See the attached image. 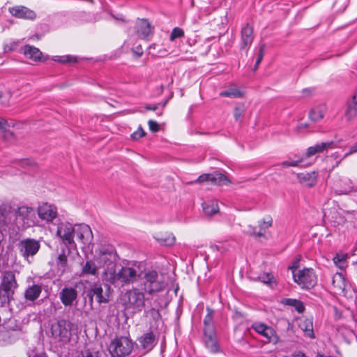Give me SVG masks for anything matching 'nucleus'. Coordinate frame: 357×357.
<instances>
[{
	"instance_id": "obj_1",
	"label": "nucleus",
	"mask_w": 357,
	"mask_h": 357,
	"mask_svg": "<svg viewBox=\"0 0 357 357\" xmlns=\"http://www.w3.org/2000/svg\"><path fill=\"white\" fill-rule=\"evenodd\" d=\"M139 263H135L131 266H122L121 268H115L114 271L107 273L105 282L115 287H123L136 282L142 275Z\"/></svg>"
},
{
	"instance_id": "obj_2",
	"label": "nucleus",
	"mask_w": 357,
	"mask_h": 357,
	"mask_svg": "<svg viewBox=\"0 0 357 357\" xmlns=\"http://www.w3.org/2000/svg\"><path fill=\"white\" fill-rule=\"evenodd\" d=\"M118 256L115 248L111 245L101 246L97 251L93 259L99 267L103 268L101 278L103 282L107 280V273L114 271L116 268Z\"/></svg>"
},
{
	"instance_id": "obj_3",
	"label": "nucleus",
	"mask_w": 357,
	"mask_h": 357,
	"mask_svg": "<svg viewBox=\"0 0 357 357\" xmlns=\"http://www.w3.org/2000/svg\"><path fill=\"white\" fill-rule=\"evenodd\" d=\"M141 284L142 289L149 295H153L162 291L165 287V283L162 277L155 270H146L143 276L141 275Z\"/></svg>"
},
{
	"instance_id": "obj_4",
	"label": "nucleus",
	"mask_w": 357,
	"mask_h": 357,
	"mask_svg": "<svg viewBox=\"0 0 357 357\" xmlns=\"http://www.w3.org/2000/svg\"><path fill=\"white\" fill-rule=\"evenodd\" d=\"M126 310L132 314L141 312L145 306V296L138 288L127 291L123 298Z\"/></svg>"
},
{
	"instance_id": "obj_5",
	"label": "nucleus",
	"mask_w": 357,
	"mask_h": 357,
	"mask_svg": "<svg viewBox=\"0 0 357 357\" xmlns=\"http://www.w3.org/2000/svg\"><path fill=\"white\" fill-rule=\"evenodd\" d=\"M73 326L74 324L72 322L63 319H59L51 325L52 337L56 342L67 344L70 340L71 331Z\"/></svg>"
},
{
	"instance_id": "obj_6",
	"label": "nucleus",
	"mask_w": 357,
	"mask_h": 357,
	"mask_svg": "<svg viewBox=\"0 0 357 357\" xmlns=\"http://www.w3.org/2000/svg\"><path fill=\"white\" fill-rule=\"evenodd\" d=\"M17 248L20 255L28 263H31L40 249V243L35 238H26L20 241Z\"/></svg>"
},
{
	"instance_id": "obj_7",
	"label": "nucleus",
	"mask_w": 357,
	"mask_h": 357,
	"mask_svg": "<svg viewBox=\"0 0 357 357\" xmlns=\"http://www.w3.org/2000/svg\"><path fill=\"white\" fill-rule=\"evenodd\" d=\"M17 223L22 224L23 228L33 227L38 224L36 212L33 208L20 206L15 211Z\"/></svg>"
},
{
	"instance_id": "obj_8",
	"label": "nucleus",
	"mask_w": 357,
	"mask_h": 357,
	"mask_svg": "<svg viewBox=\"0 0 357 357\" xmlns=\"http://www.w3.org/2000/svg\"><path fill=\"white\" fill-rule=\"evenodd\" d=\"M132 348V342L128 337H121L112 342L109 351L113 357H123L128 355Z\"/></svg>"
},
{
	"instance_id": "obj_9",
	"label": "nucleus",
	"mask_w": 357,
	"mask_h": 357,
	"mask_svg": "<svg viewBox=\"0 0 357 357\" xmlns=\"http://www.w3.org/2000/svg\"><path fill=\"white\" fill-rule=\"evenodd\" d=\"M88 296L91 301L95 297L98 303H107L110 300L111 287L107 284H105L103 287L100 284H93L89 290Z\"/></svg>"
},
{
	"instance_id": "obj_10",
	"label": "nucleus",
	"mask_w": 357,
	"mask_h": 357,
	"mask_svg": "<svg viewBox=\"0 0 357 357\" xmlns=\"http://www.w3.org/2000/svg\"><path fill=\"white\" fill-rule=\"evenodd\" d=\"M294 280L302 288L310 289L317 282V278L312 268H303L298 273H294Z\"/></svg>"
},
{
	"instance_id": "obj_11",
	"label": "nucleus",
	"mask_w": 357,
	"mask_h": 357,
	"mask_svg": "<svg viewBox=\"0 0 357 357\" xmlns=\"http://www.w3.org/2000/svg\"><path fill=\"white\" fill-rule=\"evenodd\" d=\"M75 229L76 225L73 226L69 222H61L57 227L56 235L64 245H73Z\"/></svg>"
},
{
	"instance_id": "obj_12",
	"label": "nucleus",
	"mask_w": 357,
	"mask_h": 357,
	"mask_svg": "<svg viewBox=\"0 0 357 357\" xmlns=\"http://www.w3.org/2000/svg\"><path fill=\"white\" fill-rule=\"evenodd\" d=\"M15 275L13 271H7L2 273L0 289L3 291V296L8 298L11 297L17 287Z\"/></svg>"
},
{
	"instance_id": "obj_13",
	"label": "nucleus",
	"mask_w": 357,
	"mask_h": 357,
	"mask_svg": "<svg viewBox=\"0 0 357 357\" xmlns=\"http://www.w3.org/2000/svg\"><path fill=\"white\" fill-rule=\"evenodd\" d=\"M205 181H210L213 184L219 185H228L231 183V181L225 175L218 172H215L211 174H203L200 175L195 181H192L190 183H201Z\"/></svg>"
},
{
	"instance_id": "obj_14",
	"label": "nucleus",
	"mask_w": 357,
	"mask_h": 357,
	"mask_svg": "<svg viewBox=\"0 0 357 357\" xmlns=\"http://www.w3.org/2000/svg\"><path fill=\"white\" fill-rule=\"evenodd\" d=\"M37 213L40 220L52 222L57 217V208L53 204L43 203L38 207Z\"/></svg>"
},
{
	"instance_id": "obj_15",
	"label": "nucleus",
	"mask_w": 357,
	"mask_h": 357,
	"mask_svg": "<svg viewBox=\"0 0 357 357\" xmlns=\"http://www.w3.org/2000/svg\"><path fill=\"white\" fill-rule=\"evenodd\" d=\"M75 235L84 245H90L93 238L90 227L85 224L76 225Z\"/></svg>"
},
{
	"instance_id": "obj_16",
	"label": "nucleus",
	"mask_w": 357,
	"mask_h": 357,
	"mask_svg": "<svg viewBox=\"0 0 357 357\" xmlns=\"http://www.w3.org/2000/svg\"><path fill=\"white\" fill-rule=\"evenodd\" d=\"M10 13L19 19L34 20L36 17L35 11L24 6H15L9 8Z\"/></svg>"
},
{
	"instance_id": "obj_17",
	"label": "nucleus",
	"mask_w": 357,
	"mask_h": 357,
	"mask_svg": "<svg viewBox=\"0 0 357 357\" xmlns=\"http://www.w3.org/2000/svg\"><path fill=\"white\" fill-rule=\"evenodd\" d=\"M77 298V291L75 287H66L59 292V298L65 306H71Z\"/></svg>"
},
{
	"instance_id": "obj_18",
	"label": "nucleus",
	"mask_w": 357,
	"mask_h": 357,
	"mask_svg": "<svg viewBox=\"0 0 357 357\" xmlns=\"http://www.w3.org/2000/svg\"><path fill=\"white\" fill-rule=\"evenodd\" d=\"M296 177L302 185L306 188H312L317 183L318 172L316 171L303 172L297 174Z\"/></svg>"
},
{
	"instance_id": "obj_19",
	"label": "nucleus",
	"mask_w": 357,
	"mask_h": 357,
	"mask_svg": "<svg viewBox=\"0 0 357 357\" xmlns=\"http://www.w3.org/2000/svg\"><path fill=\"white\" fill-rule=\"evenodd\" d=\"M254 38V27L252 24H245L241 28V50H246Z\"/></svg>"
},
{
	"instance_id": "obj_20",
	"label": "nucleus",
	"mask_w": 357,
	"mask_h": 357,
	"mask_svg": "<svg viewBox=\"0 0 357 357\" xmlns=\"http://www.w3.org/2000/svg\"><path fill=\"white\" fill-rule=\"evenodd\" d=\"M273 220L271 217L266 218L260 220L258 224L259 230L256 231V228L252 226L248 227V229L245 231L246 234L258 237L264 236V232L270 227L272 226Z\"/></svg>"
},
{
	"instance_id": "obj_21",
	"label": "nucleus",
	"mask_w": 357,
	"mask_h": 357,
	"mask_svg": "<svg viewBox=\"0 0 357 357\" xmlns=\"http://www.w3.org/2000/svg\"><path fill=\"white\" fill-rule=\"evenodd\" d=\"M252 328L259 334L265 337L268 342L275 341L276 339L275 331L270 326L261 323H255Z\"/></svg>"
},
{
	"instance_id": "obj_22",
	"label": "nucleus",
	"mask_w": 357,
	"mask_h": 357,
	"mask_svg": "<svg viewBox=\"0 0 357 357\" xmlns=\"http://www.w3.org/2000/svg\"><path fill=\"white\" fill-rule=\"evenodd\" d=\"M70 252V248L68 247V245H64L63 248H61V252L56 258V266L62 273H64L66 270L68 266V257Z\"/></svg>"
},
{
	"instance_id": "obj_23",
	"label": "nucleus",
	"mask_w": 357,
	"mask_h": 357,
	"mask_svg": "<svg viewBox=\"0 0 357 357\" xmlns=\"http://www.w3.org/2000/svg\"><path fill=\"white\" fill-rule=\"evenodd\" d=\"M42 290L43 287L40 284L29 285L24 291V298L26 301L34 302L40 297Z\"/></svg>"
},
{
	"instance_id": "obj_24",
	"label": "nucleus",
	"mask_w": 357,
	"mask_h": 357,
	"mask_svg": "<svg viewBox=\"0 0 357 357\" xmlns=\"http://www.w3.org/2000/svg\"><path fill=\"white\" fill-rule=\"evenodd\" d=\"M21 51L26 58L31 59L33 61H40L41 60L42 52L40 50L30 45H26L21 48Z\"/></svg>"
},
{
	"instance_id": "obj_25",
	"label": "nucleus",
	"mask_w": 357,
	"mask_h": 357,
	"mask_svg": "<svg viewBox=\"0 0 357 357\" xmlns=\"http://www.w3.org/2000/svg\"><path fill=\"white\" fill-rule=\"evenodd\" d=\"M204 340L206 348L212 353L218 351L219 347L216 340L215 331L212 333L204 332Z\"/></svg>"
},
{
	"instance_id": "obj_26",
	"label": "nucleus",
	"mask_w": 357,
	"mask_h": 357,
	"mask_svg": "<svg viewBox=\"0 0 357 357\" xmlns=\"http://www.w3.org/2000/svg\"><path fill=\"white\" fill-rule=\"evenodd\" d=\"M357 116V90L352 96L351 101L347 103L344 112V116L348 121H351Z\"/></svg>"
},
{
	"instance_id": "obj_27",
	"label": "nucleus",
	"mask_w": 357,
	"mask_h": 357,
	"mask_svg": "<svg viewBox=\"0 0 357 357\" xmlns=\"http://www.w3.org/2000/svg\"><path fill=\"white\" fill-rule=\"evenodd\" d=\"M333 144V142H321L320 144H317L314 146H310L305 153L304 157L306 158H310L317 153H322L324 150L330 149Z\"/></svg>"
},
{
	"instance_id": "obj_28",
	"label": "nucleus",
	"mask_w": 357,
	"mask_h": 357,
	"mask_svg": "<svg viewBox=\"0 0 357 357\" xmlns=\"http://www.w3.org/2000/svg\"><path fill=\"white\" fill-rule=\"evenodd\" d=\"M140 346L146 351H150L155 345V337L152 332L146 333L138 339Z\"/></svg>"
},
{
	"instance_id": "obj_29",
	"label": "nucleus",
	"mask_w": 357,
	"mask_h": 357,
	"mask_svg": "<svg viewBox=\"0 0 357 357\" xmlns=\"http://www.w3.org/2000/svg\"><path fill=\"white\" fill-rule=\"evenodd\" d=\"M204 212L207 215H213L219 212L218 201L215 199L208 200L202 204Z\"/></svg>"
},
{
	"instance_id": "obj_30",
	"label": "nucleus",
	"mask_w": 357,
	"mask_h": 357,
	"mask_svg": "<svg viewBox=\"0 0 357 357\" xmlns=\"http://www.w3.org/2000/svg\"><path fill=\"white\" fill-rule=\"evenodd\" d=\"M0 137L7 141H11L14 138V135L9 129V125L7 121L0 118Z\"/></svg>"
},
{
	"instance_id": "obj_31",
	"label": "nucleus",
	"mask_w": 357,
	"mask_h": 357,
	"mask_svg": "<svg viewBox=\"0 0 357 357\" xmlns=\"http://www.w3.org/2000/svg\"><path fill=\"white\" fill-rule=\"evenodd\" d=\"M155 239L161 245L170 246L175 243V237L172 234H157L154 236Z\"/></svg>"
},
{
	"instance_id": "obj_32",
	"label": "nucleus",
	"mask_w": 357,
	"mask_h": 357,
	"mask_svg": "<svg viewBox=\"0 0 357 357\" xmlns=\"http://www.w3.org/2000/svg\"><path fill=\"white\" fill-rule=\"evenodd\" d=\"M299 327L305 333L306 336L311 338L314 337V334L313 331V324L310 319H301L299 324Z\"/></svg>"
},
{
	"instance_id": "obj_33",
	"label": "nucleus",
	"mask_w": 357,
	"mask_h": 357,
	"mask_svg": "<svg viewBox=\"0 0 357 357\" xmlns=\"http://www.w3.org/2000/svg\"><path fill=\"white\" fill-rule=\"evenodd\" d=\"M95 260H88L82 267V273L96 275L98 273V266Z\"/></svg>"
},
{
	"instance_id": "obj_34",
	"label": "nucleus",
	"mask_w": 357,
	"mask_h": 357,
	"mask_svg": "<svg viewBox=\"0 0 357 357\" xmlns=\"http://www.w3.org/2000/svg\"><path fill=\"white\" fill-rule=\"evenodd\" d=\"M213 310L209 307H207V314L205 316L204 319V332L207 331L209 333H212V331H215L213 322Z\"/></svg>"
},
{
	"instance_id": "obj_35",
	"label": "nucleus",
	"mask_w": 357,
	"mask_h": 357,
	"mask_svg": "<svg viewBox=\"0 0 357 357\" xmlns=\"http://www.w3.org/2000/svg\"><path fill=\"white\" fill-rule=\"evenodd\" d=\"M136 29L138 36L142 38H145L152 33L153 27L151 24H139Z\"/></svg>"
},
{
	"instance_id": "obj_36",
	"label": "nucleus",
	"mask_w": 357,
	"mask_h": 357,
	"mask_svg": "<svg viewBox=\"0 0 357 357\" xmlns=\"http://www.w3.org/2000/svg\"><path fill=\"white\" fill-rule=\"evenodd\" d=\"M243 94L244 93L241 91L238 87L232 86L220 93V96L230 98H241L243 96Z\"/></svg>"
},
{
	"instance_id": "obj_37",
	"label": "nucleus",
	"mask_w": 357,
	"mask_h": 357,
	"mask_svg": "<svg viewBox=\"0 0 357 357\" xmlns=\"http://www.w3.org/2000/svg\"><path fill=\"white\" fill-rule=\"evenodd\" d=\"M332 284L335 288L342 291H343L347 287L345 280L340 273H337L333 276Z\"/></svg>"
},
{
	"instance_id": "obj_38",
	"label": "nucleus",
	"mask_w": 357,
	"mask_h": 357,
	"mask_svg": "<svg viewBox=\"0 0 357 357\" xmlns=\"http://www.w3.org/2000/svg\"><path fill=\"white\" fill-rule=\"evenodd\" d=\"M285 305L293 306L295 307L296 311L299 313H302L305 310V307L303 303L296 299H292V298H287L283 302Z\"/></svg>"
},
{
	"instance_id": "obj_39",
	"label": "nucleus",
	"mask_w": 357,
	"mask_h": 357,
	"mask_svg": "<svg viewBox=\"0 0 357 357\" xmlns=\"http://www.w3.org/2000/svg\"><path fill=\"white\" fill-rule=\"evenodd\" d=\"M309 116L312 121L317 122L324 118V112L320 108H314L310 112Z\"/></svg>"
},
{
	"instance_id": "obj_40",
	"label": "nucleus",
	"mask_w": 357,
	"mask_h": 357,
	"mask_svg": "<svg viewBox=\"0 0 357 357\" xmlns=\"http://www.w3.org/2000/svg\"><path fill=\"white\" fill-rule=\"evenodd\" d=\"M348 255L346 254H337L333 258L335 264L340 268H343L345 266Z\"/></svg>"
},
{
	"instance_id": "obj_41",
	"label": "nucleus",
	"mask_w": 357,
	"mask_h": 357,
	"mask_svg": "<svg viewBox=\"0 0 357 357\" xmlns=\"http://www.w3.org/2000/svg\"><path fill=\"white\" fill-rule=\"evenodd\" d=\"M20 165L22 168L34 170L36 169L37 165L33 160L29 159H23L20 162Z\"/></svg>"
},
{
	"instance_id": "obj_42",
	"label": "nucleus",
	"mask_w": 357,
	"mask_h": 357,
	"mask_svg": "<svg viewBox=\"0 0 357 357\" xmlns=\"http://www.w3.org/2000/svg\"><path fill=\"white\" fill-rule=\"evenodd\" d=\"M303 160H304L303 157L300 158L299 159L296 160L290 159V160H285V161L282 162L281 163V165H282V167H285V168L289 167H297L299 165V164L301 162H302L303 161Z\"/></svg>"
},
{
	"instance_id": "obj_43",
	"label": "nucleus",
	"mask_w": 357,
	"mask_h": 357,
	"mask_svg": "<svg viewBox=\"0 0 357 357\" xmlns=\"http://www.w3.org/2000/svg\"><path fill=\"white\" fill-rule=\"evenodd\" d=\"M244 111L245 108L243 105H239L235 107L234 111V116L236 121H238L241 117H243Z\"/></svg>"
},
{
	"instance_id": "obj_44",
	"label": "nucleus",
	"mask_w": 357,
	"mask_h": 357,
	"mask_svg": "<svg viewBox=\"0 0 357 357\" xmlns=\"http://www.w3.org/2000/svg\"><path fill=\"white\" fill-rule=\"evenodd\" d=\"M183 35H184V32H183V29H181L178 27H176L172 30V31L170 34V40L172 41H173V40H176V38L183 37Z\"/></svg>"
},
{
	"instance_id": "obj_45",
	"label": "nucleus",
	"mask_w": 357,
	"mask_h": 357,
	"mask_svg": "<svg viewBox=\"0 0 357 357\" xmlns=\"http://www.w3.org/2000/svg\"><path fill=\"white\" fill-rule=\"evenodd\" d=\"M82 357H99V354L94 349L86 348L82 351Z\"/></svg>"
},
{
	"instance_id": "obj_46",
	"label": "nucleus",
	"mask_w": 357,
	"mask_h": 357,
	"mask_svg": "<svg viewBox=\"0 0 357 357\" xmlns=\"http://www.w3.org/2000/svg\"><path fill=\"white\" fill-rule=\"evenodd\" d=\"M257 280L265 284H271L273 282V277L270 273H264L261 276H259Z\"/></svg>"
},
{
	"instance_id": "obj_47",
	"label": "nucleus",
	"mask_w": 357,
	"mask_h": 357,
	"mask_svg": "<svg viewBox=\"0 0 357 357\" xmlns=\"http://www.w3.org/2000/svg\"><path fill=\"white\" fill-rule=\"evenodd\" d=\"M145 135L146 132H144L143 128L141 126H139L138 129L131 135V138L133 140H137L139 138L144 137Z\"/></svg>"
},
{
	"instance_id": "obj_48",
	"label": "nucleus",
	"mask_w": 357,
	"mask_h": 357,
	"mask_svg": "<svg viewBox=\"0 0 357 357\" xmlns=\"http://www.w3.org/2000/svg\"><path fill=\"white\" fill-rule=\"evenodd\" d=\"M145 314H146V316H151L155 321H157L160 317L159 311L153 307L150 309L149 310L146 311Z\"/></svg>"
},
{
	"instance_id": "obj_49",
	"label": "nucleus",
	"mask_w": 357,
	"mask_h": 357,
	"mask_svg": "<svg viewBox=\"0 0 357 357\" xmlns=\"http://www.w3.org/2000/svg\"><path fill=\"white\" fill-rule=\"evenodd\" d=\"M10 94L9 93H3L0 91V99H1V104L3 106H8L9 105V99Z\"/></svg>"
},
{
	"instance_id": "obj_50",
	"label": "nucleus",
	"mask_w": 357,
	"mask_h": 357,
	"mask_svg": "<svg viewBox=\"0 0 357 357\" xmlns=\"http://www.w3.org/2000/svg\"><path fill=\"white\" fill-rule=\"evenodd\" d=\"M265 48H266L265 44H263L261 45V47L259 48V53H258L257 59L256 60L257 65H259L260 63L261 62L264 55Z\"/></svg>"
},
{
	"instance_id": "obj_51",
	"label": "nucleus",
	"mask_w": 357,
	"mask_h": 357,
	"mask_svg": "<svg viewBox=\"0 0 357 357\" xmlns=\"http://www.w3.org/2000/svg\"><path fill=\"white\" fill-rule=\"evenodd\" d=\"M28 357H48L45 352H36L34 350H31L28 352Z\"/></svg>"
},
{
	"instance_id": "obj_52",
	"label": "nucleus",
	"mask_w": 357,
	"mask_h": 357,
	"mask_svg": "<svg viewBox=\"0 0 357 357\" xmlns=\"http://www.w3.org/2000/svg\"><path fill=\"white\" fill-rule=\"evenodd\" d=\"M149 127L151 131L155 132L159 130V125L158 123L153 120H149L148 122Z\"/></svg>"
},
{
	"instance_id": "obj_53",
	"label": "nucleus",
	"mask_w": 357,
	"mask_h": 357,
	"mask_svg": "<svg viewBox=\"0 0 357 357\" xmlns=\"http://www.w3.org/2000/svg\"><path fill=\"white\" fill-rule=\"evenodd\" d=\"M8 224L6 214L0 211V229Z\"/></svg>"
},
{
	"instance_id": "obj_54",
	"label": "nucleus",
	"mask_w": 357,
	"mask_h": 357,
	"mask_svg": "<svg viewBox=\"0 0 357 357\" xmlns=\"http://www.w3.org/2000/svg\"><path fill=\"white\" fill-rule=\"evenodd\" d=\"M132 53L136 58H139L143 54V50L141 45H139L136 47L135 49H133Z\"/></svg>"
},
{
	"instance_id": "obj_55",
	"label": "nucleus",
	"mask_w": 357,
	"mask_h": 357,
	"mask_svg": "<svg viewBox=\"0 0 357 357\" xmlns=\"http://www.w3.org/2000/svg\"><path fill=\"white\" fill-rule=\"evenodd\" d=\"M357 153V142L350 148V149L348 152H347L344 155L342 159H344V158H347V156H349L353 153Z\"/></svg>"
},
{
	"instance_id": "obj_56",
	"label": "nucleus",
	"mask_w": 357,
	"mask_h": 357,
	"mask_svg": "<svg viewBox=\"0 0 357 357\" xmlns=\"http://www.w3.org/2000/svg\"><path fill=\"white\" fill-rule=\"evenodd\" d=\"M55 61H59L61 63L76 62V59L72 56H67L61 59H55Z\"/></svg>"
},
{
	"instance_id": "obj_57",
	"label": "nucleus",
	"mask_w": 357,
	"mask_h": 357,
	"mask_svg": "<svg viewBox=\"0 0 357 357\" xmlns=\"http://www.w3.org/2000/svg\"><path fill=\"white\" fill-rule=\"evenodd\" d=\"M349 185H348V186L346 188L340 190V193L347 194L351 191L352 186L351 185V181H349Z\"/></svg>"
},
{
	"instance_id": "obj_58",
	"label": "nucleus",
	"mask_w": 357,
	"mask_h": 357,
	"mask_svg": "<svg viewBox=\"0 0 357 357\" xmlns=\"http://www.w3.org/2000/svg\"><path fill=\"white\" fill-rule=\"evenodd\" d=\"M145 108L146 109H148V110L155 111V110H157L158 109V105L156 104V105H152V106L147 105L145 106Z\"/></svg>"
},
{
	"instance_id": "obj_59",
	"label": "nucleus",
	"mask_w": 357,
	"mask_h": 357,
	"mask_svg": "<svg viewBox=\"0 0 357 357\" xmlns=\"http://www.w3.org/2000/svg\"><path fill=\"white\" fill-rule=\"evenodd\" d=\"M298 261H296L291 267H289L290 269H291L292 271V273H295V270L298 268Z\"/></svg>"
},
{
	"instance_id": "obj_60",
	"label": "nucleus",
	"mask_w": 357,
	"mask_h": 357,
	"mask_svg": "<svg viewBox=\"0 0 357 357\" xmlns=\"http://www.w3.org/2000/svg\"><path fill=\"white\" fill-rule=\"evenodd\" d=\"M112 17H114V20H119V21H124V18H123V15H118L116 16H114L112 15Z\"/></svg>"
},
{
	"instance_id": "obj_61",
	"label": "nucleus",
	"mask_w": 357,
	"mask_h": 357,
	"mask_svg": "<svg viewBox=\"0 0 357 357\" xmlns=\"http://www.w3.org/2000/svg\"><path fill=\"white\" fill-rule=\"evenodd\" d=\"M294 357H307V356H305L304 354L303 353H299L298 354H296L294 356Z\"/></svg>"
},
{
	"instance_id": "obj_62",
	"label": "nucleus",
	"mask_w": 357,
	"mask_h": 357,
	"mask_svg": "<svg viewBox=\"0 0 357 357\" xmlns=\"http://www.w3.org/2000/svg\"><path fill=\"white\" fill-rule=\"evenodd\" d=\"M166 104H167V101H165V102H160V103H158V107H162V108H163V107H165V106L166 105Z\"/></svg>"
},
{
	"instance_id": "obj_63",
	"label": "nucleus",
	"mask_w": 357,
	"mask_h": 357,
	"mask_svg": "<svg viewBox=\"0 0 357 357\" xmlns=\"http://www.w3.org/2000/svg\"><path fill=\"white\" fill-rule=\"evenodd\" d=\"M337 223V224H342L344 222V218H340V220H336Z\"/></svg>"
},
{
	"instance_id": "obj_64",
	"label": "nucleus",
	"mask_w": 357,
	"mask_h": 357,
	"mask_svg": "<svg viewBox=\"0 0 357 357\" xmlns=\"http://www.w3.org/2000/svg\"><path fill=\"white\" fill-rule=\"evenodd\" d=\"M259 65H257V62H255V66H254V70H256L258 68Z\"/></svg>"
}]
</instances>
